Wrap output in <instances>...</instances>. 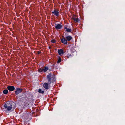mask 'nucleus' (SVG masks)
<instances>
[{"label": "nucleus", "mask_w": 125, "mask_h": 125, "mask_svg": "<svg viewBox=\"0 0 125 125\" xmlns=\"http://www.w3.org/2000/svg\"><path fill=\"white\" fill-rule=\"evenodd\" d=\"M5 111H9L11 110H14L16 107V104L13 102L9 101L7 102L4 105Z\"/></svg>", "instance_id": "obj_1"}, {"label": "nucleus", "mask_w": 125, "mask_h": 125, "mask_svg": "<svg viewBox=\"0 0 125 125\" xmlns=\"http://www.w3.org/2000/svg\"><path fill=\"white\" fill-rule=\"evenodd\" d=\"M47 78L49 84H51V83H54L56 80L55 75L52 74L51 73L47 75Z\"/></svg>", "instance_id": "obj_2"}, {"label": "nucleus", "mask_w": 125, "mask_h": 125, "mask_svg": "<svg viewBox=\"0 0 125 125\" xmlns=\"http://www.w3.org/2000/svg\"><path fill=\"white\" fill-rule=\"evenodd\" d=\"M48 70L49 68L48 67L45 66L43 68H39L38 70V71L40 73L43 72L45 73Z\"/></svg>", "instance_id": "obj_3"}, {"label": "nucleus", "mask_w": 125, "mask_h": 125, "mask_svg": "<svg viewBox=\"0 0 125 125\" xmlns=\"http://www.w3.org/2000/svg\"><path fill=\"white\" fill-rule=\"evenodd\" d=\"M23 89L20 88H17L15 89V93L16 95H18L22 91Z\"/></svg>", "instance_id": "obj_4"}, {"label": "nucleus", "mask_w": 125, "mask_h": 125, "mask_svg": "<svg viewBox=\"0 0 125 125\" xmlns=\"http://www.w3.org/2000/svg\"><path fill=\"white\" fill-rule=\"evenodd\" d=\"M28 114L26 112H25L21 116V117L24 119H28Z\"/></svg>", "instance_id": "obj_5"}, {"label": "nucleus", "mask_w": 125, "mask_h": 125, "mask_svg": "<svg viewBox=\"0 0 125 125\" xmlns=\"http://www.w3.org/2000/svg\"><path fill=\"white\" fill-rule=\"evenodd\" d=\"M50 84H49V82L48 83H45L43 84V86L45 89L47 90L49 89V85Z\"/></svg>", "instance_id": "obj_6"}, {"label": "nucleus", "mask_w": 125, "mask_h": 125, "mask_svg": "<svg viewBox=\"0 0 125 125\" xmlns=\"http://www.w3.org/2000/svg\"><path fill=\"white\" fill-rule=\"evenodd\" d=\"M52 14H53L54 15L57 17H58L59 16V12L58 10L56 9H55L54 11L52 12Z\"/></svg>", "instance_id": "obj_7"}, {"label": "nucleus", "mask_w": 125, "mask_h": 125, "mask_svg": "<svg viewBox=\"0 0 125 125\" xmlns=\"http://www.w3.org/2000/svg\"><path fill=\"white\" fill-rule=\"evenodd\" d=\"M7 89L10 91H13L15 89V87L13 86L10 85L7 87Z\"/></svg>", "instance_id": "obj_8"}, {"label": "nucleus", "mask_w": 125, "mask_h": 125, "mask_svg": "<svg viewBox=\"0 0 125 125\" xmlns=\"http://www.w3.org/2000/svg\"><path fill=\"white\" fill-rule=\"evenodd\" d=\"M64 36L66 39L67 40V41H70L72 38V37L71 36H67V35L66 34H65Z\"/></svg>", "instance_id": "obj_9"}, {"label": "nucleus", "mask_w": 125, "mask_h": 125, "mask_svg": "<svg viewBox=\"0 0 125 125\" xmlns=\"http://www.w3.org/2000/svg\"><path fill=\"white\" fill-rule=\"evenodd\" d=\"M61 41L64 44L66 45L67 44V40L65 38L61 39Z\"/></svg>", "instance_id": "obj_10"}, {"label": "nucleus", "mask_w": 125, "mask_h": 125, "mask_svg": "<svg viewBox=\"0 0 125 125\" xmlns=\"http://www.w3.org/2000/svg\"><path fill=\"white\" fill-rule=\"evenodd\" d=\"M62 27V25L58 24L57 25L55 26V28L56 30H59L61 29Z\"/></svg>", "instance_id": "obj_11"}, {"label": "nucleus", "mask_w": 125, "mask_h": 125, "mask_svg": "<svg viewBox=\"0 0 125 125\" xmlns=\"http://www.w3.org/2000/svg\"><path fill=\"white\" fill-rule=\"evenodd\" d=\"M58 52L60 55H63L64 53L62 49H59L58 50Z\"/></svg>", "instance_id": "obj_12"}, {"label": "nucleus", "mask_w": 125, "mask_h": 125, "mask_svg": "<svg viewBox=\"0 0 125 125\" xmlns=\"http://www.w3.org/2000/svg\"><path fill=\"white\" fill-rule=\"evenodd\" d=\"M72 18L76 23L80 21V20L78 18H76L74 17H73Z\"/></svg>", "instance_id": "obj_13"}, {"label": "nucleus", "mask_w": 125, "mask_h": 125, "mask_svg": "<svg viewBox=\"0 0 125 125\" xmlns=\"http://www.w3.org/2000/svg\"><path fill=\"white\" fill-rule=\"evenodd\" d=\"M64 29H66V31L68 32H71L72 31V30L69 28H67V27L66 26H65L64 27Z\"/></svg>", "instance_id": "obj_14"}, {"label": "nucleus", "mask_w": 125, "mask_h": 125, "mask_svg": "<svg viewBox=\"0 0 125 125\" xmlns=\"http://www.w3.org/2000/svg\"><path fill=\"white\" fill-rule=\"evenodd\" d=\"M74 56L73 54H70L68 53L67 54V55L66 57H67L68 58H70L71 57H72Z\"/></svg>", "instance_id": "obj_15"}, {"label": "nucleus", "mask_w": 125, "mask_h": 125, "mask_svg": "<svg viewBox=\"0 0 125 125\" xmlns=\"http://www.w3.org/2000/svg\"><path fill=\"white\" fill-rule=\"evenodd\" d=\"M38 92L41 93L43 94L44 93V91H42L41 89H39L38 90Z\"/></svg>", "instance_id": "obj_16"}, {"label": "nucleus", "mask_w": 125, "mask_h": 125, "mask_svg": "<svg viewBox=\"0 0 125 125\" xmlns=\"http://www.w3.org/2000/svg\"><path fill=\"white\" fill-rule=\"evenodd\" d=\"M8 91L7 89H5L3 91V93L5 94H6L8 93Z\"/></svg>", "instance_id": "obj_17"}, {"label": "nucleus", "mask_w": 125, "mask_h": 125, "mask_svg": "<svg viewBox=\"0 0 125 125\" xmlns=\"http://www.w3.org/2000/svg\"><path fill=\"white\" fill-rule=\"evenodd\" d=\"M61 61V58L59 57L58 58V60L57 61L58 63H60Z\"/></svg>", "instance_id": "obj_18"}, {"label": "nucleus", "mask_w": 125, "mask_h": 125, "mask_svg": "<svg viewBox=\"0 0 125 125\" xmlns=\"http://www.w3.org/2000/svg\"><path fill=\"white\" fill-rule=\"evenodd\" d=\"M51 42L53 43H54L56 42V41L55 40L53 39L51 41Z\"/></svg>", "instance_id": "obj_19"}, {"label": "nucleus", "mask_w": 125, "mask_h": 125, "mask_svg": "<svg viewBox=\"0 0 125 125\" xmlns=\"http://www.w3.org/2000/svg\"><path fill=\"white\" fill-rule=\"evenodd\" d=\"M75 51V50H74L73 49H72L71 50V52L73 53Z\"/></svg>", "instance_id": "obj_20"}, {"label": "nucleus", "mask_w": 125, "mask_h": 125, "mask_svg": "<svg viewBox=\"0 0 125 125\" xmlns=\"http://www.w3.org/2000/svg\"><path fill=\"white\" fill-rule=\"evenodd\" d=\"M37 53L38 54H40L41 53L40 52V51H37Z\"/></svg>", "instance_id": "obj_21"}, {"label": "nucleus", "mask_w": 125, "mask_h": 125, "mask_svg": "<svg viewBox=\"0 0 125 125\" xmlns=\"http://www.w3.org/2000/svg\"><path fill=\"white\" fill-rule=\"evenodd\" d=\"M49 49H51V47H50V46H49Z\"/></svg>", "instance_id": "obj_22"}, {"label": "nucleus", "mask_w": 125, "mask_h": 125, "mask_svg": "<svg viewBox=\"0 0 125 125\" xmlns=\"http://www.w3.org/2000/svg\"><path fill=\"white\" fill-rule=\"evenodd\" d=\"M52 66H55V64H53Z\"/></svg>", "instance_id": "obj_23"}]
</instances>
